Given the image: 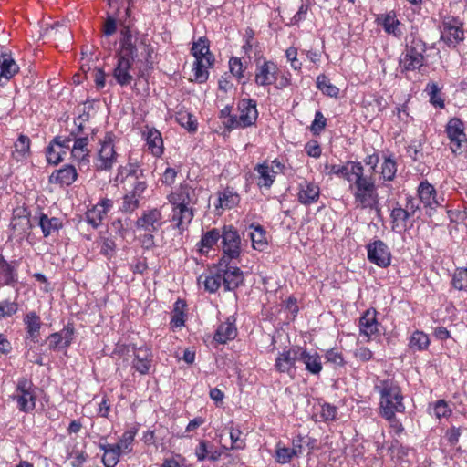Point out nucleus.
Returning <instances> with one entry per match:
<instances>
[{"label":"nucleus","mask_w":467,"mask_h":467,"mask_svg":"<svg viewBox=\"0 0 467 467\" xmlns=\"http://www.w3.org/2000/svg\"><path fill=\"white\" fill-rule=\"evenodd\" d=\"M171 205V221L174 223V228L180 233L186 231L194 217V205L198 198L195 189L188 183H181L167 196Z\"/></svg>","instance_id":"nucleus-1"},{"label":"nucleus","mask_w":467,"mask_h":467,"mask_svg":"<svg viewBox=\"0 0 467 467\" xmlns=\"http://www.w3.org/2000/svg\"><path fill=\"white\" fill-rule=\"evenodd\" d=\"M354 177L349 182V190L354 198V204L358 209L379 210V198L375 178L364 174V167L353 171Z\"/></svg>","instance_id":"nucleus-2"},{"label":"nucleus","mask_w":467,"mask_h":467,"mask_svg":"<svg viewBox=\"0 0 467 467\" xmlns=\"http://www.w3.org/2000/svg\"><path fill=\"white\" fill-rule=\"evenodd\" d=\"M120 49L117 54V64L113 69V77L120 86H128L133 80L132 65L137 56V46L130 29L121 31Z\"/></svg>","instance_id":"nucleus-3"},{"label":"nucleus","mask_w":467,"mask_h":467,"mask_svg":"<svg viewBox=\"0 0 467 467\" xmlns=\"http://www.w3.org/2000/svg\"><path fill=\"white\" fill-rule=\"evenodd\" d=\"M374 390L379 395V414L390 411L405 412L404 395L394 378L378 377L374 382Z\"/></svg>","instance_id":"nucleus-4"},{"label":"nucleus","mask_w":467,"mask_h":467,"mask_svg":"<svg viewBox=\"0 0 467 467\" xmlns=\"http://www.w3.org/2000/svg\"><path fill=\"white\" fill-rule=\"evenodd\" d=\"M116 135L106 132L99 140V148L94 157V167L98 171H109L118 161L119 154L115 149Z\"/></svg>","instance_id":"nucleus-5"},{"label":"nucleus","mask_w":467,"mask_h":467,"mask_svg":"<svg viewBox=\"0 0 467 467\" xmlns=\"http://www.w3.org/2000/svg\"><path fill=\"white\" fill-rule=\"evenodd\" d=\"M238 115H230L223 122L227 130L244 129L255 125L258 118L256 101L251 99L239 100Z\"/></svg>","instance_id":"nucleus-6"},{"label":"nucleus","mask_w":467,"mask_h":467,"mask_svg":"<svg viewBox=\"0 0 467 467\" xmlns=\"http://www.w3.org/2000/svg\"><path fill=\"white\" fill-rule=\"evenodd\" d=\"M425 44L420 40H413L406 47L405 52L400 57L399 66L401 73L420 70L425 62Z\"/></svg>","instance_id":"nucleus-7"},{"label":"nucleus","mask_w":467,"mask_h":467,"mask_svg":"<svg viewBox=\"0 0 467 467\" xmlns=\"http://www.w3.org/2000/svg\"><path fill=\"white\" fill-rule=\"evenodd\" d=\"M223 257L220 265H228L229 261L237 259L241 254V237L233 225H224L222 229Z\"/></svg>","instance_id":"nucleus-8"},{"label":"nucleus","mask_w":467,"mask_h":467,"mask_svg":"<svg viewBox=\"0 0 467 467\" xmlns=\"http://www.w3.org/2000/svg\"><path fill=\"white\" fill-rule=\"evenodd\" d=\"M13 399L16 400L20 411L25 413L33 411L36 407V393L32 380L25 377L18 379Z\"/></svg>","instance_id":"nucleus-9"},{"label":"nucleus","mask_w":467,"mask_h":467,"mask_svg":"<svg viewBox=\"0 0 467 467\" xmlns=\"http://www.w3.org/2000/svg\"><path fill=\"white\" fill-rule=\"evenodd\" d=\"M465 127L459 118H451L445 126V134L449 140V147L455 155L462 154L467 148Z\"/></svg>","instance_id":"nucleus-10"},{"label":"nucleus","mask_w":467,"mask_h":467,"mask_svg":"<svg viewBox=\"0 0 467 467\" xmlns=\"http://www.w3.org/2000/svg\"><path fill=\"white\" fill-rule=\"evenodd\" d=\"M284 169L285 164L277 159L271 162L265 161L256 164L254 170L257 173V185L260 188H271L275 181L276 174L282 172Z\"/></svg>","instance_id":"nucleus-11"},{"label":"nucleus","mask_w":467,"mask_h":467,"mask_svg":"<svg viewBox=\"0 0 467 467\" xmlns=\"http://www.w3.org/2000/svg\"><path fill=\"white\" fill-rule=\"evenodd\" d=\"M165 221L161 208H150L142 211L140 217L136 221L138 229H141L149 233L158 232Z\"/></svg>","instance_id":"nucleus-12"},{"label":"nucleus","mask_w":467,"mask_h":467,"mask_svg":"<svg viewBox=\"0 0 467 467\" xmlns=\"http://www.w3.org/2000/svg\"><path fill=\"white\" fill-rule=\"evenodd\" d=\"M300 347H293L279 352L275 361V369L280 374L293 377L296 371V362L299 360Z\"/></svg>","instance_id":"nucleus-13"},{"label":"nucleus","mask_w":467,"mask_h":467,"mask_svg":"<svg viewBox=\"0 0 467 467\" xmlns=\"http://www.w3.org/2000/svg\"><path fill=\"white\" fill-rule=\"evenodd\" d=\"M375 22L387 35L395 38L400 39L404 34V24L398 19L394 10L377 15Z\"/></svg>","instance_id":"nucleus-14"},{"label":"nucleus","mask_w":467,"mask_h":467,"mask_svg":"<svg viewBox=\"0 0 467 467\" xmlns=\"http://www.w3.org/2000/svg\"><path fill=\"white\" fill-rule=\"evenodd\" d=\"M417 194L420 202L425 208L435 210L438 207L443 206L444 197L442 194H439L435 187L427 180L420 182L417 188Z\"/></svg>","instance_id":"nucleus-15"},{"label":"nucleus","mask_w":467,"mask_h":467,"mask_svg":"<svg viewBox=\"0 0 467 467\" xmlns=\"http://www.w3.org/2000/svg\"><path fill=\"white\" fill-rule=\"evenodd\" d=\"M442 25L441 39L449 47H456L457 44L463 41L464 31L462 29V24L457 18L446 17Z\"/></svg>","instance_id":"nucleus-16"},{"label":"nucleus","mask_w":467,"mask_h":467,"mask_svg":"<svg viewBox=\"0 0 467 467\" xmlns=\"http://www.w3.org/2000/svg\"><path fill=\"white\" fill-rule=\"evenodd\" d=\"M368 259L376 265L386 268L391 263V253L381 240H376L367 245Z\"/></svg>","instance_id":"nucleus-17"},{"label":"nucleus","mask_w":467,"mask_h":467,"mask_svg":"<svg viewBox=\"0 0 467 467\" xmlns=\"http://www.w3.org/2000/svg\"><path fill=\"white\" fill-rule=\"evenodd\" d=\"M71 158L75 161L79 170H88L90 163V150L88 149V136H79L74 140V143L71 147Z\"/></svg>","instance_id":"nucleus-18"},{"label":"nucleus","mask_w":467,"mask_h":467,"mask_svg":"<svg viewBox=\"0 0 467 467\" xmlns=\"http://www.w3.org/2000/svg\"><path fill=\"white\" fill-rule=\"evenodd\" d=\"M133 359L131 368L140 375H146L150 372L153 363V354L149 347L132 346Z\"/></svg>","instance_id":"nucleus-19"},{"label":"nucleus","mask_w":467,"mask_h":467,"mask_svg":"<svg viewBox=\"0 0 467 467\" xmlns=\"http://www.w3.org/2000/svg\"><path fill=\"white\" fill-rule=\"evenodd\" d=\"M359 333L367 337V341L371 340L380 335V324L377 320V311L374 308L366 310L358 321Z\"/></svg>","instance_id":"nucleus-20"},{"label":"nucleus","mask_w":467,"mask_h":467,"mask_svg":"<svg viewBox=\"0 0 467 467\" xmlns=\"http://www.w3.org/2000/svg\"><path fill=\"white\" fill-rule=\"evenodd\" d=\"M278 68L277 66L267 60H260L256 62V67L254 71V82L258 86H271L276 81V74Z\"/></svg>","instance_id":"nucleus-21"},{"label":"nucleus","mask_w":467,"mask_h":467,"mask_svg":"<svg viewBox=\"0 0 467 467\" xmlns=\"http://www.w3.org/2000/svg\"><path fill=\"white\" fill-rule=\"evenodd\" d=\"M113 201L109 198L101 199L86 213V221L93 228H98L106 218L108 213L113 208Z\"/></svg>","instance_id":"nucleus-22"},{"label":"nucleus","mask_w":467,"mask_h":467,"mask_svg":"<svg viewBox=\"0 0 467 467\" xmlns=\"http://www.w3.org/2000/svg\"><path fill=\"white\" fill-rule=\"evenodd\" d=\"M78 172L75 166L67 164L61 169L55 170L48 178L51 184H57L61 187L70 186L78 179Z\"/></svg>","instance_id":"nucleus-23"},{"label":"nucleus","mask_w":467,"mask_h":467,"mask_svg":"<svg viewBox=\"0 0 467 467\" xmlns=\"http://www.w3.org/2000/svg\"><path fill=\"white\" fill-rule=\"evenodd\" d=\"M320 197V188L314 182L306 180L301 182L298 185L297 199L304 205L316 203Z\"/></svg>","instance_id":"nucleus-24"},{"label":"nucleus","mask_w":467,"mask_h":467,"mask_svg":"<svg viewBox=\"0 0 467 467\" xmlns=\"http://www.w3.org/2000/svg\"><path fill=\"white\" fill-rule=\"evenodd\" d=\"M16 261L7 262L0 254V285L14 287L18 283Z\"/></svg>","instance_id":"nucleus-25"},{"label":"nucleus","mask_w":467,"mask_h":467,"mask_svg":"<svg viewBox=\"0 0 467 467\" xmlns=\"http://www.w3.org/2000/svg\"><path fill=\"white\" fill-rule=\"evenodd\" d=\"M148 150L154 157H161L163 154V140L161 132L154 128H147L143 132Z\"/></svg>","instance_id":"nucleus-26"},{"label":"nucleus","mask_w":467,"mask_h":467,"mask_svg":"<svg viewBox=\"0 0 467 467\" xmlns=\"http://www.w3.org/2000/svg\"><path fill=\"white\" fill-rule=\"evenodd\" d=\"M194 454L199 462L210 460L217 462L223 455L222 451H214L213 445L207 440L200 439L194 450Z\"/></svg>","instance_id":"nucleus-27"},{"label":"nucleus","mask_w":467,"mask_h":467,"mask_svg":"<svg viewBox=\"0 0 467 467\" xmlns=\"http://www.w3.org/2000/svg\"><path fill=\"white\" fill-rule=\"evenodd\" d=\"M299 352V361L305 364L306 369L313 375H318L323 368L321 356L316 351L311 353L301 347Z\"/></svg>","instance_id":"nucleus-28"},{"label":"nucleus","mask_w":467,"mask_h":467,"mask_svg":"<svg viewBox=\"0 0 467 467\" xmlns=\"http://www.w3.org/2000/svg\"><path fill=\"white\" fill-rule=\"evenodd\" d=\"M223 285L225 290H234L243 283V272L238 267L220 269Z\"/></svg>","instance_id":"nucleus-29"},{"label":"nucleus","mask_w":467,"mask_h":467,"mask_svg":"<svg viewBox=\"0 0 467 467\" xmlns=\"http://www.w3.org/2000/svg\"><path fill=\"white\" fill-rule=\"evenodd\" d=\"M222 231L217 228H213L202 234L201 240L197 243V251L202 254H206L209 251L217 244L221 239Z\"/></svg>","instance_id":"nucleus-30"},{"label":"nucleus","mask_w":467,"mask_h":467,"mask_svg":"<svg viewBox=\"0 0 467 467\" xmlns=\"http://www.w3.org/2000/svg\"><path fill=\"white\" fill-rule=\"evenodd\" d=\"M198 284L203 285L204 289L215 293L223 285L220 269L209 270L198 277Z\"/></svg>","instance_id":"nucleus-31"},{"label":"nucleus","mask_w":467,"mask_h":467,"mask_svg":"<svg viewBox=\"0 0 467 467\" xmlns=\"http://www.w3.org/2000/svg\"><path fill=\"white\" fill-rule=\"evenodd\" d=\"M24 323L27 337L31 338L32 341L37 342L42 326L40 317L36 312L30 311L25 315Z\"/></svg>","instance_id":"nucleus-32"},{"label":"nucleus","mask_w":467,"mask_h":467,"mask_svg":"<svg viewBox=\"0 0 467 467\" xmlns=\"http://www.w3.org/2000/svg\"><path fill=\"white\" fill-rule=\"evenodd\" d=\"M362 166V163L359 161H348L344 165H331L329 167V174H335L341 177L349 183L354 177L352 171H359Z\"/></svg>","instance_id":"nucleus-33"},{"label":"nucleus","mask_w":467,"mask_h":467,"mask_svg":"<svg viewBox=\"0 0 467 467\" xmlns=\"http://www.w3.org/2000/svg\"><path fill=\"white\" fill-rule=\"evenodd\" d=\"M237 336V328L234 322L229 319L221 323L215 332L214 340L221 344H225L229 340H233Z\"/></svg>","instance_id":"nucleus-34"},{"label":"nucleus","mask_w":467,"mask_h":467,"mask_svg":"<svg viewBox=\"0 0 467 467\" xmlns=\"http://www.w3.org/2000/svg\"><path fill=\"white\" fill-rule=\"evenodd\" d=\"M390 218L392 230L397 233H401L406 230L407 223L410 216L408 214V212L402 209V206L397 204L391 211Z\"/></svg>","instance_id":"nucleus-35"},{"label":"nucleus","mask_w":467,"mask_h":467,"mask_svg":"<svg viewBox=\"0 0 467 467\" xmlns=\"http://www.w3.org/2000/svg\"><path fill=\"white\" fill-rule=\"evenodd\" d=\"M137 432L138 430L136 428H130L125 431L119 437L118 443L114 444L121 454H129L132 452Z\"/></svg>","instance_id":"nucleus-36"},{"label":"nucleus","mask_w":467,"mask_h":467,"mask_svg":"<svg viewBox=\"0 0 467 467\" xmlns=\"http://www.w3.org/2000/svg\"><path fill=\"white\" fill-rule=\"evenodd\" d=\"M99 448L103 451L102 462L105 467H115L122 455L113 444L99 443Z\"/></svg>","instance_id":"nucleus-37"},{"label":"nucleus","mask_w":467,"mask_h":467,"mask_svg":"<svg viewBox=\"0 0 467 467\" xmlns=\"http://www.w3.org/2000/svg\"><path fill=\"white\" fill-rule=\"evenodd\" d=\"M30 139L24 134H20L14 144L15 150L12 152L13 158L16 159L17 161L28 158L30 155Z\"/></svg>","instance_id":"nucleus-38"},{"label":"nucleus","mask_w":467,"mask_h":467,"mask_svg":"<svg viewBox=\"0 0 467 467\" xmlns=\"http://www.w3.org/2000/svg\"><path fill=\"white\" fill-rule=\"evenodd\" d=\"M429 335L421 330H415L409 338V348L413 351H425L429 348Z\"/></svg>","instance_id":"nucleus-39"},{"label":"nucleus","mask_w":467,"mask_h":467,"mask_svg":"<svg viewBox=\"0 0 467 467\" xmlns=\"http://www.w3.org/2000/svg\"><path fill=\"white\" fill-rule=\"evenodd\" d=\"M249 234L254 249L263 251L267 245L266 232L260 224H251Z\"/></svg>","instance_id":"nucleus-40"},{"label":"nucleus","mask_w":467,"mask_h":467,"mask_svg":"<svg viewBox=\"0 0 467 467\" xmlns=\"http://www.w3.org/2000/svg\"><path fill=\"white\" fill-rule=\"evenodd\" d=\"M219 206L222 209H232L240 202L239 194L234 189L226 188L218 193Z\"/></svg>","instance_id":"nucleus-41"},{"label":"nucleus","mask_w":467,"mask_h":467,"mask_svg":"<svg viewBox=\"0 0 467 467\" xmlns=\"http://www.w3.org/2000/svg\"><path fill=\"white\" fill-rule=\"evenodd\" d=\"M38 224L41 227L43 235L45 237L49 236L52 233L58 231L62 227V223L58 218H50L42 213L39 216Z\"/></svg>","instance_id":"nucleus-42"},{"label":"nucleus","mask_w":467,"mask_h":467,"mask_svg":"<svg viewBox=\"0 0 467 467\" xmlns=\"http://www.w3.org/2000/svg\"><path fill=\"white\" fill-rule=\"evenodd\" d=\"M139 48L142 49L140 53L142 58L140 59V62L142 64V66L140 67V72L141 75H143L145 70H149L153 67L154 48L145 41L140 42V46L137 47V50Z\"/></svg>","instance_id":"nucleus-43"},{"label":"nucleus","mask_w":467,"mask_h":467,"mask_svg":"<svg viewBox=\"0 0 467 467\" xmlns=\"http://www.w3.org/2000/svg\"><path fill=\"white\" fill-rule=\"evenodd\" d=\"M186 307V304L183 300L178 299L174 305L171 313V319L170 322L171 327L172 329L181 327L185 323V313L184 309Z\"/></svg>","instance_id":"nucleus-44"},{"label":"nucleus","mask_w":467,"mask_h":467,"mask_svg":"<svg viewBox=\"0 0 467 467\" xmlns=\"http://www.w3.org/2000/svg\"><path fill=\"white\" fill-rule=\"evenodd\" d=\"M192 54L195 60L212 59L213 55L209 49L208 40L205 38H199L198 41L192 44Z\"/></svg>","instance_id":"nucleus-45"},{"label":"nucleus","mask_w":467,"mask_h":467,"mask_svg":"<svg viewBox=\"0 0 467 467\" xmlns=\"http://www.w3.org/2000/svg\"><path fill=\"white\" fill-rule=\"evenodd\" d=\"M212 64L213 59L195 60L192 69L195 81L204 83L208 79V67L212 66Z\"/></svg>","instance_id":"nucleus-46"},{"label":"nucleus","mask_w":467,"mask_h":467,"mask_svg":"<svg viewBox=\"0 0 467 467\" xmlns=\"http://www.w3.org/2000/svg\"><path fill=\"white\" fill-rule=\"evenodd\" d=\"M317 87L326 96L337 98L339 95V88L333 85L329 78L323 74L317 78Z\"/></svg>","instance_id":"nucleus-47"},{"label":"nucleus","mask_w":467,"mask_h":467,"mask_svg":"<svg viewBox=\"0 0 467 467\" xmlns=\"http://www.w3.org/2000/svg\"><path fill=\"white\" fill-rule=\"evenodd\" d=\"M397 172V163L392 156H385L381 164L380 174L384 181L391 182Z\"/></svg>","instance_id":"nucleus-48"},{"label":"nucleus","mask_w":467,"mask_h":467,"mask_svg":"<svg viewBox=\"0 0 467 467\" xmlns=\"http://www.w3.org/2000/svg\"><path fill=\"white\" fill-rule=\"evenodd\" d=\"M451 284L453 288L462 291L467 289V267H458L452 274Z\"/></svg>","instance_id":"nucleus-49"},{"label":"nucleus","mask_w":467,"mask_h":467,"mask_svg":"<svg viewBox=\"0 0 467 467\" xmlns=\"http://www.w3.org/2000/svg\"><path fill=\"white\" fill-rule=\"evenodd\" d=\"M176 121L188 130L194 131L197 129V122L193 116L186 110L180 109L175 115Z\"/></svg>","instance_id":"nucleus-50"},{"label":"nucleus","mask_w":467,"mask_h":467,"mask_svg":"<svg viewBox=\"0 0 467 467\" xmlns=\"http://www.w3.org/2000/svg\"><path fill=\"white\" fill-rule=\"evenodd\" d=\"M398 411H390L386 413L379 414L380 417L385 419L389 425L391 431L398 436H400L404 431V427L401 421L396 417Z\"/></svg>","instance_id":"nucleus-51"},{"label":"nucleus","mask_w":467,"mask_h":467,"mask_svg":"<svg viewBox=\"0 0 467 467\" xmlns=\"http://www.w3.org/2000/svg\"><path fill=\"white\" fill-rule=\"evenodd\" d=\"M19 308L18 303L16 300L5 299L0 301V320L3 318L11 317L17 313Z\"/></svg>","instance_id":"nucleus-52"},{"label":"nucleus","mask_w":467,"mask_h":467,"mask_svg":"<svg viewBox=\"0 0 467 467\" xmlns=\"http://www.w3.org/2000/svg\"><path fill=\"white\" fill-rule=\"evenodd\" d=\"M140 202L126 191L119 206V211L125 213H131L140 207Z\"/></svg>","instance_id":"nucleus-53"},{"label":"nucleus","mask_w":467,"mask_h":467,"mask_svg":"<svg viewBox=\"0 0 467 467\" xmlns=\"http://www.w3.org/2000/svg\"><path fill=\"white\" fill-rule=\"evenodd\" d=\"M147 187L146 181L140 177H135V181L131 182V188L127 190V192L140 202L143 199V194Z\"/></svg>","instance_id":"nucleus-54"},{"label":"nucleus","mask_w":467,"mask_h":467,"mask_svg":"<svg viewBox=\"0 0 467 467\" xmlns=\"http://www.w3.org/2000/svg\"><path fill=\"white\" fill-rule=\"evenodd\" d=\"M325 358L327 363L335 366V368H343L346 364L343 354L337 348H330L326 351Z\"/></svg>","instance_id":"nucleus-55"},{"label":"nucleus","mask_w":467,"mask_h":467,"mask_svg":"<svg viewBox=\"0 0 467 467\" xmlns=\"http://www.w3.org/2000/svg\"><path fill=\"white\" fill-rule=\"evenodd\" d=\"M327 126V119L321 111H316L314 120L309 129L313 135L318 136Z\"/></svg>","instance_id":"nucleus-56"},{"label":"nucleus","mask_w":467,"mask_h":467,"mask_svg":"<svg viewBox=\"0 0 467 467\" xmlns=\"http://www.w3.org/2000/svg\"><path fill=\"white\" fill-rule=\"evenodd\" d=\"M293 457H296L292 453V449L285 446H281L280 442L276 445L275 450V460L281 464L289 462Z\"/></svg>","instance_id":"nucleus-57"},{"label":"nucleus","mask_w":467,"mask_h":467,"mask_svg":"<svg viewBox=\"0 0 467 467\" xmlns=\"http://www.w3.org/2000/svg\"><path fill=\"white\" fill-rule=\"evenodd\" d=\"M78 132L72 131L68 136L58 135L56 136L51 141L57 146L66 150H71L72 144Z\"/></svg>","instance_id":"nucleus-58"},{"label":"nucleus","mask_w":467,"mask_h":467,"mask_svg":"<svg viewBox=\"0 0 467 467\" xmlns=\"http://www.w3.org/2000/svg\"><path fill=\"white\" fill-rule=\"evenodd\" d=\"M88 455L83 450L74 448L67 454V459L70 460L72 467H82L84 462L87 461Z\"/></svg>","instance_id":"nucleus-59"},{"label":"nucleus","mask_w":467,"mask_h":467,"mask_svg":"<svg viewBox=\"0 0 467 467\" xmlns=\"http://www.w3.org/2000/svg\"><path fill=\"white\" fill-rule=\"evenodd\" d=\"M337 408L330 403H324L321 406L320 418L322 421H333L337 419Z\"/></svg>","instance_id":"nucleus-60"},{"label":"nucleus","mask_w":467,"mask_h":467,"mask_svg":"<svg viewBox=\"0 0 467 467\" xmlns=\"http://www.w3.org/2000/svg\"><path fill=\"white\" fill-rule=\"evenodd\" d=\"M229 434L232 441L231 450H244L245 448V441L241 439L242 431L240 429L231 428Z\"/></svg>","instance_id":"nucleus-61"},{"label":"nucleus","mask_w":467,"mask_h":467,"mask_svg":"<svg viewBox=\"0 0 467 467\" xmlns=\"http://www.w3.org/2000/svg\"><path fill=\"white\" fill-rule=\"evenodd\" d=\"M427 89H429V95H430V101L432 105L435 107H438L440 109L444 108V100L441 99V97L439 94V88L436 84H428Z\"/></svg>","instance_id":"nucleus-62"},{"label":"nucleus","mask_w":467,"mask_h":467,"mask_svg":"<svg viewBox=\"0 0 467 467\" xmlns=\"http://www.w3.org/2000/svg\"><path fill=\"white\" fill-rule=\"evenodd\" d=\"M100 253L107 257H112L115 254L116 244L111 238L103 237L99 243Z\"/></svg>","instance_id":"nucleus-63"},{"label":"nucleus","mask_w":467,"mask_h":467,"mask_svg":"<svg viewBox=\"0 0 467 467\" xmlns=\"http://www.w3.org/2000/svg\"><path fill=\"white\" fill-rule=\"evenodd\" d=\"M451 413L448 403L444 400H439L434 404V414L438 419L448 418Z\"/></svg>","instance_id":"nucleus-64"}]
</instances>
